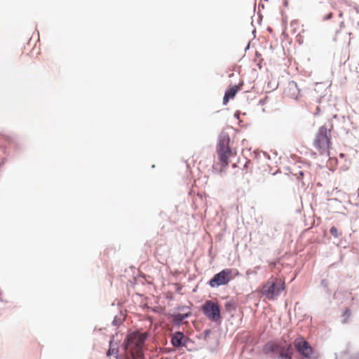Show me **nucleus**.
I'll list each match as a JSON object with an SVG mask.
<instances>
[{
  "mask_svg": "<svg viewBox=\"0 0 359 359\" xmlns=\"http://www.w3.org/2000/svg\"><path fill=\"white\" fill-rule=\"evenodd\" d=\"M147 332H133L128 334L124 341L125 356L130 359H144V343Z\"/></svg>",
  "mask_w": 359,
  "mask_h": 359,
  "instance_id": "nucleus-1",
  "label": "nucleus"
},
{
  "mask_svg": "<svg viewBox=\"0 0 359 359\" xmlns=\"http://www.w3.org/2000/svg\"><path fill=\"white\" fill-rule=\"evenodd\" d=\"M229 142L230 138L229 135L225 133H221L217 146V155L221 165V170L229 165L230 158L236 155V151H233L230 149Z\"/></svg>",
  "mask_w": 359,
  "mask_h": 359,
  "instance_id": "nucleus-2",
  "label": "nucleus"
},
{
  "mask_svg": "<svg viewBox=\"0 0 359 359\" xmlns=\"http://www.w3.org/2000/svg\"><path fill=\"white\" fill-rule=\"evenodd\" d=\"M263 352L267 355H278L280 359H292V346L285 341H269L264 346Z\"/></svg>",
  "mask_w": 359,
  "mask_h": 359,
  "instance_id": "nucleus-3",
  "label": "nucleus"
},
{
  "mask_svg": "<svg viewBox=\"0 0 359 359\" xmlns=\"http://www.w3.org/2000/svg\"><path fill=\"white\" fill-rule=\"evenodd\" d=\"M331 131L325 126H321L316 135L313 146L320 155H330L331 148Z\"/></svg>",
  "mask_w": 359,
  "mask_h": 359,
  "instance_id": "nucleus-4",
  "label": "nucleus"
},
{
  "mask_svg": "<svg viewBox=\"0 0 359 359\" xmlns=\"http://www.w3.org/2000/svg\"><path fill=\"white\" fill-rule=\"evenodd\" d=\"M285 280L280 277L271 276L263 285L262 292L269 300L276 299L285 290Z\"/></svg>",
  "mask_w": 359,
  "mask_h": 359,
  "instance_id": "nucleus-5",
  "label": "nucleus"
},
{
  "mask_svg": "<svg viewBox=\"0 0 359 359\" xmlns=\"http://www.w3.org/2000/svg\"><path fill=\"white\" fill-rule=\"evenodd\" d=\"M203 313L211 320L217 322L220 320V308L217 302L211 300L206 301L202 306Z\"/></svg>",
  "mask_w": 359,
  "mask_h": 359,
  "instance_id": "nucleus-6",
  "label": "nucleus"
},
{
  "mask_svg": "<svg viewBox=\"0 0 359 359\" xmlns=\"http://www.w3.org/2000/svg\"><path fill=\"white\" fill-rule=\"evenodd\" d=\"M231 279L232 270L230 269H225L215 274L209 281V285L212 287H217L220 285L228 284Z\"/></svg>",
  "mask_w": 359,
  "mask_h": 359,
  "instance_id": "nucleus-7",
  "label": "nucleus"
},
{
  "mask_svg": "<svg viewBox=\"0 0 359 359\" xmlns=\"http://www.w3.org/2000/svg\"><path fill=\"white\" fill-rule=\"evenodd\" d=\"M296 349L306 358H311L313 350L309 343L302 337H298L294 341Z\"/></svg>",
  "mask_w": 359,
  "mask_h": 359,
  "instance_id": "nucleus-8",
  "label": "nucleus"
},
{
  "mask_svg": "<svg viewBox=\"0 0 359 359\" xmlns=\"http://www.w3.org/2000/svg\"><path fill=\"white\" fill-rule=\"evenodd\" d=\"M284 95L287 97L297 100L300 95V90L297 83L294 81L290 82L284 90Z\"/></svg>",
  "mask_w": 359,
  "mask_h": 359,
  "instance_id": "nucleus-9",
  "label": "nucleus"
},
{
  "mask_svg": "<svg viewBox=\"0 0 359 359\" xmlns=\"http://www.w3.org/2000/svg\"><path fill=\"white\" fill-rule=\"evenodd\" d=\"M351 38L347 32L344 31H337L334 37V41L339 46H348Z\"/></svg>",
  "mask_w": 359,
  "mask_h": 359,
  "instance_id": "nucleus-10",
  "label": "nucleus"
},
{
  "mask_svg": "<svg viewBox=\"0 0 359 359\" xmlns=\"http://www.w3.org/2000/svg\"><path fill=\"white\" fill-rule=\"evenodd\" d=\"M239 90V88L238 86H233V87H231L229 88L224 96L223 98V104H226L230 99H232L234 97L236 94L238 93Z\"/></svg>",
  "mask_w": 359,
  "mask_h": 359,
  "instance_id": "nucleus-11",
  "label": "nucleus"
},
{
  "mask_svg": "<svg viewBox=\"0 0 359 359\" xmlns=\"http://www.w3.org/2000/svg\"><path fill=\"white\" fill-rule=\"evenodd\" d=\"M184 338V334L182 332H175L171 339L172 344L175 347H180L182 346V340Z\"/></svg>",
  "mask_w": 359,
  "mask_h": 359,
  "instance_id": "nucleus-12",
  "label": "nucleus"
},
{
  "mask_svg": "<svg viewBox=\"0 0 359 359\" xmlns=\"http://www.w3.org/2000/svg\"><path fill=\"white\" fill-rule=\"evenodd\" d=\"M225 309L227 311H233L236 309V304L235 302V301L233 300H230L227 302L225 303Z\"/></svg>",
  "mask_w": 359,
  "mask_h": 359,
  "instance_id": "nucleus-13",
  "label": "nucleus"
},
{
  "mask_svg": "<svg viewBox=\"0 0 359 359\" xmlns=\"http://www.w3.org/2000/svg\"><path fill=\"white\" fill-rule=\"evenodd\" d=\"M117 353H118V350L117 348H112L111 346H110L109 349L107 351V355L108 356H111V355H115L116 358H117Z\"/></svg>",
  "mask_w": 359,
  "mask_h": 359,
  "instance_id": "nucleus-14",
  "label": "nucleus"
},
{
  "mask_svg": "<svg viewBox=\"0 0 359 359\" xmlns=\"http://www.w3.org/2000/svg\"><path fill=\"white\" fill-rule=\"evenodd\" d=\"M189 316V314H182L178 313L175 316V319L180 321L183 320L184 318H187Z\"/></svg>",
  "mask_w": 359,
  "mask_h": 359,
  "instance_id": "nucleus-15",
  "label": "nucleus"
},
{
  "mask_svg": "<svg viewBox=\"0 0 359 359\" xmlns=\"http://www.w3.org/2000/svg\"><path fill=\"white\" fill-rule=\"evenodd\" d=\"M330 233L334 237V238H338L339 235H338V231H337V229L335 227V226H332L331 227L330 230Z\"/></svg>",
  "mask_w": 359,
  "mask_h": 359,
  "instance_id": "nucleus-16",
  "label": "nucleus"
},
{
  "mask_svg": "<svg viewBox=\"0 0 359 359\" xmlns=\"http://www.w3.org/2000/svg\"><path fill=\"white\" fill-rule=\"evenodd\" d=\"M332 13L330 12L327 15L323 16V20H329L332 18Z\"/></svg>",
  "mask_w": 359,
  "mask_h": 359,
  "instance_id": "nucleus-17",
  "label": "nucleus"
},
{
  "mask_svg": "<svg viewBox=\"0 0 359 359\" xmlns=\"http://www.w3.org/2000/svg\"><path fill=\"white\" fill-rule=\"evenodd\" d=\"M269 85H271V87H270V90H273V89H275L276 88H277V83H276L275 82H273V84H271V83H269Z\"/></svg>",
  "mask_w": 359,
  "mask_h": 359,
  "instance_id": "nucleus-18",
  "label": "nucleus"
},
{
  "mask_svg": "<svg viewBox=\"0 0 359 359\" xmlns=\"http://www.w3.org/2000/svg\"><path fill=\"white\" fill-rule=\"evenodd\" d=\"M269 85H271V87H270V90H273V89H275L276 88H277V83H276L275 82H273V84H271V83H269Z\"/></svg>",
  "mask_w": 359,
  "mask_h": 359,
  "instance_id": "nucleus-19",
  "label": "nucleus"
},
{
  "mask_svg": "<svg viewBox=\"0 0 359 359\" xmlns=\"http://www.w3.org/2000/svg\"><path fill=\"white\" fill-rule=\"evenodd\" d=\"M269 85H271V87H270V90H273V89H275L276 88H277V83H276L275 82H273V84H271V83H269Z\"/></svg>",
  "mask_w": 359,
  "mask_h": 359,
  "instance_id": "nucleus-20",
  "label": "nucleus"
},
{
  "mask_svg": "<svg viewBox=\"0 0 359 359\" xmlns=\"http://www.w3.org/2000/svg\"><path fill=\"white\" fill-rule=\"evenodd\" d=\"M353 359H359V354L356 355Z\"/></svg>",
  "mask_w": 359,
  "mask_h": 359,
  "instance_id": "nucleus-21",
  "label": "nucleus"
},
{
  "mask_svg": "<svg viewBox=\"0 0 359 359\" xmlns=\"http://www.w3.org/2000/svg\"><path fill=\"white\" fill-rule=\"evenodd\" d=\"M346 313H348V315H350V313H349V311H348V310H346Z\"/></svg>",
  "mask_w": 359,
  "mask_h": 359,
  "instance_id": "nucleus-22",
  "label": "nucleus"
}]
</instances>
